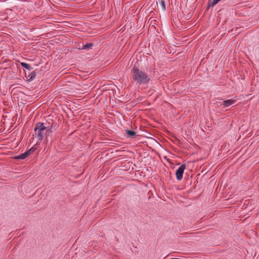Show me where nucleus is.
Wrapping results in <instances>:
<instances>
[{
  "label": "nucleus",
  "mask_w": 259,
  "mask_h": 259,
  "mask_svg": "<svg viewBox=\"0 0 259 259\" xmlns=\"http://www.w3.org/2000/svg\"><path fill=\"white\" fill-rule=\"evenodd\" d=\"M58 125L56 123H52L50 126H46L43 122H39L35 124L34 131L35 137L38 140L44 139L48 140V138L52 136V133L56 130Z\"/></svg>",
  "instance_id": "obj_1"
},
{
  "label": "nucleus",
  "mask_w": 259,
  "mask_h": 259,
  "mask_svg": "<svg viewBox=\"0 0 259 259\" xmlns=\"http://www.w3.org/2000/svg\"><path fill=\"white\" fill-rule=\"evenodd\" d=\"M131 79L137 84H146L150 80V76L145 71L133 67L131 72Z\"/></svg>",
  "instance_id": "obj_2"
},
{
  "label": "nucleus",
  "mask_w": 259,
  "mask_h": 259,
  "mask_svg": "<svg viewBox=\"0 0 259 259\" xmlns=\"http://www.w3.org/2000/svg\"><path fill=\"white\" fill-rule=\"evenodd\" d=\"M36 150V148L32 147L27 151H25L24 153L18 155L16 157V159H24L26 157H27L29 155L33 153Z\"/></svg>",
  "instance_id": "obj_3"
},
{
  "label": "nucleus",
  "mask_w": 259,
  "mask_h": 259,
  "mask_svg": "<svg viewBox=\"0 0 259 259\" xmlns=\"http://www.w3.org/2000/svg\"><path fill=\"white\" fill-rule=\"evenodd\" d=\"M185 168V164H183L177 169L176 172V176L177 180L180 181L182 179Z\"/></svg>",
  "instance_id": "obj_4"
},
{
  "label": "nucleus",
  "mask_w": 259,
  "mask_h": 259,
  "mask_svg": "<svg viewBox=\"0 0 259 259\" xmlns=\"http://www.w3.org/2000/svg\"><path fill=\"white\" fill-rule=\"evenodd\" d=\"M156 4L158 9L164 11L166 9L165 2L164 0H156Z\"/></svg>",
  "instance_id": "obj_5"
},
{
  "label": "nucleus",
  "mask_w": 259,
  "mask_h": 259,
  "mask_svg": "<svg viewBox=\"0 0 259 259\" xmlns=\"http://www.w3.org/2000/svg\"><path fill=\"white\" fill-rule=\"evenodd\" d=\"M235 103V100L228 99L223 101L222 105H224L225 107H228Z\"/></svg>",
  "instance_id": "obj_6"
},
{
  "label": "nucleus",
  "mask_w": 259,
  "mask_h": 259,
  "mask_svg": "<svg viewBox=\"0 0 259 259\" xmlns=\"http://www.w3.org/2000/svg\"><path fill=\"white\" fill-rule=\"evenodd\" d=\"M36 72L35 71L29 73L26 76L27 80L29 81H32L36 77Z\"/></svg>",
  "instance_id": "obj_7"
},
{
  "label": "nucleus",
  "mask_w": 259,
  "mask_h": 259,
  "mask_svg": "<svg viewBox=\"0 0 259 259\" xmlns=\"http://www.w3.org/2000/svg\"><path fill=\"white\" fill-rule=\"evenodd\" d=\"M93 46V44L91 42H88L86 44L82 46L81 49L88 50L91 48Z\"/></svg>",
  "instance_id": "obj_8"
},
{
  "label": "nucleus",
  "mask_w": 259,
  "mask_h": 259,
  "mask_svg": "<svg viewBox=\"0 0 259 259\" xmlns=\"http://www.w3.org/2000/svg\"><path fill=\"white\" fill-rule=\"evenodd\" d=\"M21 65L24 68H25L29 71L31 70V68L28 64L24 62H22L21 63Z\"/></svg>",
  "instance_id": "obj_9"
},
{
  "label": "nucleus",
  "mask_w": 259,
  "mask_h": 259,
  "mask_svg": "<svg viewBox=\"0 0 259 259\" xmlns=\"http://www.w3.org/2000/svg\"><path fill=\"white\" fill-rule=\"evenodd\" d=\"M126 133L130 137H133L136 135V132L130 130H126Z\"/></svg>",
  "instance_id": "obj_10"
},
{
  "label": "nucleus",
  "mask_w": 259,
  "mask_h": 259,
  "mask_svg": "<svg viewBox=\"0 0 259 259\" xmlns=\"http://www.w3.org/2000/svg\"><path fill=\"white\" fill-rule=\"evenodd\" d=\"M170 259H181V258H170Z\"/></svg>",
  "instance_id": "obj_11"
}]
</instances>
